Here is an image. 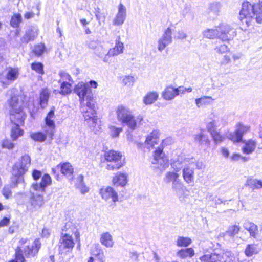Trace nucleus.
<instances>
[{
	"instance_id": "nucleus-15",
	"label": "nucleus",
	"mask_w": 262,
	"mask_h": 262,
	"mask_svg": "<svg viewBox=\"0 0 262 262\" xmlns=\"http://www.w3.org/2000/svg\"><path fill=\"white\" fill-rule=\"evenodd\" d=\"M189 162L188 158L184 155H179L177 159H174L171 163V168L176 171H180L184 165H187Z\"/></svg>"
},
{
	"instance_id": "nucleus-17",
	"label": "nucleus",
	"mask_w": 262,
	"mask_h": 262,
	"mask_svg": "<svg viewBox=\"0 0 262 262\" xmlns=\"http://www.w3.org/2000/svg\"><path fill=\"white\" fill-rule=\"evenodd\" d=\"M126 17V8L125 6L121 3L118 6V12L113 20V24L116 26L121 25L124 23Z\"/></svg>"
},
{
	"instance_id": "nucleus-12",
	"label": "nucleus",
	"mask_w": 262,
	"mask_h": 262,
	"mask_svg": "<svg viewBox=\"0 0 262 262\" xmlns=\"http://www.w3.org/2000/svg\"><path fill=\"white\" fill-rule=\"evenodd\" d=\"M54 117V111L51 110L48 113L45 119L47 126L45 127L44 130L51 139H52L54 135L55 129V123L53 120Z\"/></svg>"
},
{
	"instance_id": "nucleus-7",
	"label": "nucleus",
	"mask_w": 262,
	"mask_h": 262,
	"mask_svg": "<svg viewBox=\"0 0 262 262\" xmlns=\"http://www.w3.org/2000/svg\"><path fill=\"white\" fill-rule=\"evenodd\" d=\"M74 91L79 96L80 104L82 101L89 102L94 100L89 85L83 82L78 83L75 87Z\"/></svg>"
},
{
	"instance_id": "nucleus-63",
	"label": "nucleus",
	"mask_w": 262,
	"mask_h": 262,
	"mask_svg": "<svg viewBox=\"0 0 262 262\" xmlns=\"http://www.w3.org/2000/svg\"><path fill=\"white\" fill-rule=\"evenodd\" d=\"M99 45V41L98 40H92L88 43V47L89 48L96 50Z\"/></svg>"
},
{
	"instance_id": "nucleus-56",
	"label": "nucleus",
	"mask_w": 262,
	"mask_h": 262,
	"mask_svg": "<svg viewBox=\"0 0 262 262\" xmlns=\"http://www.w3.org/2000/svg\"><path fill=\"white\" fill-rule=\"evenodd\" d=\"M221 7L220 3L218 2H213L211 3L209 6V9L214 13L217 14Z\"/></svg>"
},
{
	"instance_id": "nucleus-34",
	"label": "nucleus",
	"mask_w": 262,
	"mask_h": 262,
	"mask_svg": "<svg viewBox=\"0 0 262 262\" xmlns=\"http://www.w3.org/2000/svg\"><path fill=\"white\" fill-rule=\"evenodd\" d=\"M217 254L220 255L219 260L221 262H236L234 255L229 251H224Z\"/></svg>"
},
{
	"instance_id": "nucleus-26",
	"label": "nucleus",
	"mask_w": 262,
	"mask_h": 262,
	"mask_svg": "<svg viewBox=\"0 0 262 262\" xmlns=\"http://www.w3.org/2000/svg\"><path fill=\"white\" fill-rule=\"evenodd\" d=\"M100 242L106 248H112L114 245L113 236L108 232H105L101 234Z\"/></svg>"
},
{
	"instance_id": "nucleus-32",
	"label": "nucleus",
	"mask_w": 262,
	"mask_h": 262,
	"mask_svg": "<svg viewBox=\"0 0 262 262\" xmlns=\"http://www.w3.org/2000/svg\"><path fill=\"white\" fill-rule=\"evenodd\" d=\"M177 96H178V93L176 91V88H174L172 86L166 87L162 93V96L163 98L166 100H172Z\"/></svg>"
},
{
	"instance_id": "nucleus-25",
	"label": "nucleus",
	"mask_w": 262,
	"mask_h": 262,
	"mask_svg": "<svg viewBox=\"0 0 262 262\" xmlns=\"http://www.w3.org/2000/svg\"><path fill=\"white\" fill-rule=\"evenodd\" d=\"M95 54L104 62L110 63L111 59H110L108 50L107 51L102 46H99L95 51Z\"/></svg>"
},
{
	"instance_id": "nucleus-52",
	"label": "nucleus",
	"mask_w": 262,
	"mask_h": 262,
	"mask_svg": "<svg viewBox=\"0 0 262 262\" xmlns=\"http://www.w3.org/2000/svg\"><path fill=\"white\" fill-rule=\"evenodd\" d=\"M1 145L3 148H6L9 150H12L14 147V144L11 140L7 139L2 140Z\"/></svg>"
},
{
	"instance_id": "nucleus-10",
	"label": "nucleus",
	"mask_w": 262,
	"mask_h": 262,
	"mask_svg": "<svg viewBox=\"0 0 262 262\" xmlns=\"http://www.w3.org/2000/svg\"><path fill=\"white\" fill-rule=\"evenodd\" d=\"M217 28L219 30V38L223 41H229L236 34L235 30L228 24H221Z\"/></svg>"
},
{
	"instance_id": "nucleus-57",
	"label": "nucleus",
	"mask_w": 262,
	"mask_h": 262,
	"mask_svg": "<svg viewBox=\"0 0 262 262\" xmlns=\"http://www.w3.org/2000/svg\"><path fill=\"white\" fill-rule=\"evenodd\" d=\"M45 49V45L40 43L35 46L33 51L35 55L40 56L43 53Z\"/></svg>"
},
{
	"instance_id": "nucleus-23",
	"label": "nucleus",
	"mask_w": 262,
	"mask_h": 262,
	"mask_svg": "<svg viewBox=\"0 0 262 262\" xmlns=\"http://www.w3.org/2000/svg\"><path fill=\"white\" fill-rule=\"evenodd\" d=\"M243 228L250 234L251 237L256 238L258 234V226L254 223L245 221L243 224Z\"/></svg>"
},
{
	"instance_id": "nucleus-42",
	"label": "nucleus",
	"mask_w": 262,
	"mask_h": 262,
	"mask_svg": "<svg viewBox=\"0 0 262 262\" xmlns=\"http://www.w3.org/2000/svg\"><path fill=\"white\" fill-rule=\"evenodd\" d=\"M246 184L253 189L262 188V181L256 179H248L247 180Z\"/></svg>"
},
{
	"instance_id": "nucleus-45",
	"label": "nucleus",
	"mask_w": 262,
	"mask_h": 262,
	"mask_svg": "<svg viewBox=\"0 0 262 262\" xmlns=\"http://www.w3.org/2000/svg\"><path fill=\"white\" fill-rule=\"evenodd\" d=\"M47 136H49V135H47L46 132L45 134L40 132L32 133L30 135L31 138L33 140L40 142L45 141Z\"/></svg>"
},
{
	"instance_id": "nucleus-28",
	"label": "nucleus",
	"mask_w": 262,
	"mask_h": 262,
	"mask_svg": "<svg viewBox=\"0 0 262 262\" xmlns=\"http://www.w3.org/2000/svg\"><path fill=\"white\" fill-rule=\"evenodd\" d=\"M257 142L255 140L249 139L246 141L244 145L242 147V150L245 154H251L256 149Z\"/></svg>"
},
{
	"instance_id": "nucleus-24",
	"label": "nucleus",
	"mask_w": 262,
	"mask_h": 262,
	"mask_svg": "<svg viewBox=\"0 0 262 262\" xmlns=\"http://www.w3.org/2000/svg\"><path fill=\"white\" fill-rule=\"evenodd\" d=\"M128 176L126 173L117 172L113 179V183L116 186H125L127 183Z\"/></svg>"
},
{
	"instance_id": "nucleus-35",
	"label": "nucleus",
	"mask_w": 262,
	"mask_h": 262,
	"mask_svg": "<svg viewBox=\"0 0 262 262\" xmlns=\"http://www.w3.org/2000/svg\"><path fill=\"white\" fill-rule=\"evenodd\" d=\"M31 205L35 209H38L43 204V196L40 194H33L31 198Z\"/></svg>"
},
{
	"instance_id": "nucleus-31",
	"label": "nucleus",
	"mask_w": 262,
	"mask_h": 262,
	"mask_svg": "<svg viewBox=\"0 0 262 262\" xmlns=\"http://www.w3.org/2000/svg\"><path fill=\"white\" fill-rule=\"evenodd\" d=\"M58 166H60L62 174L69 177L70 180L73 179V168L70 163L66 162L60 164Z\"/></svg>"
},
{
	"instance_id": "nucleus-44",
	"label": "nucleus",
	"mask_w": 262,
	"mask_h": 262,
	"mask_svg": "<svg viewBox=\"0 0 262 262\" xmlns=\"http://www.w3.org/2000/svg\"><path fill=\"white\" fill-rule=\"evenodd\" d=\"M258 252L257 245L255 244H248L245 250V255L248 257L252 256L253 254H257Z\"/></svg>"
},
{
	"instance_id": "nucleus-40",
	"label": "nucleus",
	"mask_w": 262,
	"mask_h": 262,
	"mask_svg": "<svg viewBox=\"0 0 262 262\" xmlns=\"http://www.w3.org/2000/svg\"><path fill=\"white\" fill-rule=\"evenodd\" d=\"M50 94L48 89H43L41 90L40 93V104L41 107L44 108L47 105Z\"/></svg>"
},
{
	"instance_id": "nucleus-3",
	"label": "nucleus",
	"mask_w": 262,
	"mask_h": 262,
	"mask_svg": "<svg viewBox=\"0 0 262 262\" xmlns=\"http://www.w3.org/2000/svg\"><path fill=\"white\" fill-rule=\"evenodd\" d=\"M31 158L28 155H25L21 157L20 162L15 164L12 169L13 177L11 182L14 187L17 184L23 183V174L28 170L30 165Z\"/></svg>"
},
{
	"instance_id": "nucleus-22",
	"label": "nucleus",
	"mask_w": 262,
	"mask_h": 262,
	"mask_svg": "<svg viewBox=\"0 0 262 262\" xmlns=\"http://www.w3.org/2000/svg\"><path fill=\"white\" fill-rule=\"evenodd\" d=\"M10 118L12 124H22L25 120V114L22 109L18 111H11Z\"/></svg>"
},
{
	"instance_id": "nucleus-51",
	"label": "nucleus",
	"mask_w": 262,
	"mask_h": 262,
	"mask_svg": "<svg viewBox=\"0 0 262 262\" xmlns=\"http://www.w3.org/2000/svg\"><path fill=\"white\" fill-rule=\"evenodd\" d=\"M191 243V239L187 237L179 236L177 240V245L179 247H187Z\"/></svg>"
},
{
	"instance_id": "nucleus-36",
	"label": "nucleus",
	"mask_w": 262,
	"mask_h": 262,
	"mask_svg": "<svg viewBox=\"0 0 262 262\" xmlns=\"http://www.w3.org/2000/svg\"><path fill=\"white\" fill-rule=\"evenodd\" d=\"M27 240L26 239H21L19 242V245L16 249L15 255L16 259L19 262H24L25 258L23 255V250L24 248L23 245L26 243Z\"/></svg>"
},
{
	"instance_id": "nucleus-41",
	"label": "nucleus",
	"mask_w": 262,
	"mask_h": 262,
	"mask_svg": "<svg viewBox=\"0 0 262 262\" xmlns=\"http://www.w3.org/2000/svg\"><path fill=\"white\" fill-rule=\"evenodd\" d=\"M219 30L217 27L214 29H207L203 32V35L204 37L209 39H213L216 37L219 38Z\"/></svg>"
},
{
	"instance_id": "nucleus-55",
	"label": "nucleus",
	"mask_w": 262,
	"mask_h": 262,
	"mask_svg": "<svg viewBox=\"0 0 262 262\" xmlns=\"http://www.w3.org/2000/svg\"><path fill=\"white\" fill-rule=\"evenodd\" d=\"M228 82L225 81L223 79H220L217 82L214 81L212 84V88L213 89H220L222 87L228 84Z\"/></svg>"
},
{
	"instance_id": "nucleus-30",
	"label": "nucleus",
	"mask_w": 262,
	"mask_h": 262,
	"mask_svg": "<svg viewBox=\"0 0 262 262\" xmlns=\"http://www.w3.org/2000/svg\"><path fill=\"white\" fill-rule=\"evenodd\" d=\"M91 253L94 258L97 259H104L103 251L99 244H94L91 249Z\"/></svg>"
},
{
	"instance_id": "nucleus-2",
	"label": "nucleus",
	"mask_w": 262,
	"mask_h": 262,
	"mask_svg": "<svg viewBox=\"0 0 262 262\" xmlns=\"http://www.w3.org/2000/svg\"><path fill=\"white\" fill-rule=\"evenodd\" d=\"M179 172L173 169L166 172L164 178V181L166 183H171L172 189L179 199L182 201L187 195L186 194L187 190L180 179V173Z\"/></svg>"
},
{
	"instance_id": "nucleus-8",
	"label": "nucleus",
	"mask_w": 262,
	"mask_h": 262,
	"mask_svg": "<svg viewBox=\"0 0 262 262\" xmlns=\"http://www.w3.org/2000/svg\"><path fill=\"white\" fill-rule=\"evenodd\" d=\"M75 243L71 235L68 233H61L59 241V249L61 254H66L71 252Z\"/></svg>"
},
{
	"instance_id": "nucleus-61",
	"label": "nucleus",
	"mask_w": 262,
	"mask_h": 262,
	"mask_svg": "<svg viewBox=\"0 0 262 262\" xmlns=\"http://www.w3.org/2000/svg\"><path fill=\"white\" fill-rule=\"evenodd\" d=\"M134 77L131 76H125L122 82L125 85H132L134 82Z\"/></svg>"
},
{
	"instance_id": "nucleus-47",
	"label": "nucleus",
	"mask_w": 262,
	"mask_h": 262,
	"mask_svg": "<svg viewBox=\"0 0 262 262\" xmlns=\"http://www.w3.org/2000/svg\"><path fill=\"white\" fill-rule=\"evenodd\" d=\"M72 85L67 81H63L61 83L60 93L65 95L70 94L72 91Z\"/></svg>"
},
{
	"instance_id": "nucleus-20",
	"label": "nucleus",
	"mask_w": 262,
	"mask_h": 262,
	"mask_svg": "<svg viewBox=\"0 0 262 262\" xmlns=\"http://www.w3.org/2000/svg\"><path fill=\"white\" fill-rule=\"evenodd\" d=\"M124 49V44L120 41V36H118L117 37V39L115 40V47L113 48H110L108 50L110 59H111L112 57L116 56L122 54L123 53Z\"/></svg>"
},
{
	"instance_id": "nucleus-1",
	"label": "nucleus",
	"mask_w": 262,
	"mask_h": 262,
	"mask_svg": "<svg viewBox=\"0 0 262 262\" xmlns=\"http://www.w3.org/2000/svg\"><path fill=\"white\" fill-rule=\"evenodd\" d=\"M80 111L87 124L91 130L97 133L100 129V126L98 123V117L97 116L95 101L89 102L82 101L80 104Z\"/></svg>"
},
{
	"instance_id": "nucleus-62",
	"label": "nucleus",
	"mask_w": 262,
	"mask_h": 262,
	"mask_svg": "<svg viewBox=\"0 0 262 262\" xmlns=\"http://www.w3.org/2000/svg\"><path fill=\"white\" fill-rule=\"evenodd\" d=\"M214 50L217 53L219 54H223L227 52L229 50V48L227 46L225 45H222L215 48Z\"/></svg>"
},
{
	"instance_id": "nucleus-16",
	"label": "nucleus",
	"mask_w": 262,
	"mask_h": 262,
	"mask_svg": "<svg viewBox=\"0 0 262 262\" xmlns=\"http://www.w3.org/2000/svg\"><path fill=\"white\" fill-rule=\"evenodd\" d=\"M52 183L51 177L48 174H45L41 178V182L39 183H33L32 188L38 191H44L45 188L50 185Z\"/></svg>"
},
{
	"instance_id": "nucleus-48",
	"label": "nucleus",
	"mask_w": 262,
	"mask_h": 262,
	"mask_svg": "<svg viewBox=\"0 0 262 262\" xmlns=\"http://www.w3.org/2000/svg\"><path fill=\"white\" fill-rule=\"evenodd\" d=\"M240 230V227L237 225H233L230 226L227 231L223 233V236L228 235L229 236L233 237L237 234Z\"/></svg>"
},
{
	"instance_id": "nucleus-60",
	"label": "nucleus",
	"mask_w": 262,
	"mask_h": 262,
	"mask_svg": "<svg viewBox=\"0 0 262 262\" xmlns=\"http://www.w3.org/2000/svg\"><path fill=\"white\" fill-rule=\"evenodd\" d=\"M59 75L60 76V79L59 80V82L60 83H61L63 81H67V80H68L69 82L72 81L71 76L69 74L66 73L64 71H61L59 73Z\"/></svg>"
},
{
	"instance_id": "nucleus-29",
	"label": "nucleus",
	"mask_w": 262,
	"mask_h": 262,
	"mask_svg": "<svg viewBox=\"0 0 262 262\" xmlns=\"http://www.w3.org/2000/svg\"><path fill=\"white\" fill-rule=\"evenodd\" d=\"M20 124H12L10 130V137L13 141H16L17 139L24 135V130L20 127Z\"/></svg>"
},
{
	"instance_id": "nucleus-39",
	"label": "nucleus",
	"mask_w": 262,
	"mask_h": 262,
	"mask_svg": "<svg viewBox=\"0 0 262 262\" xmlns=\"http://www.w3.org/2000/svg\"><path fill=\"white\" fill-rule=\"evenodd\" d=\"M159 95L156 92L147 93L143 98V102L146 105H150L154 103L158 98Z\"/></svg>"
},
{
	"instance_id": "nucleus-9",
	"label": "nucleus",
	"mask_w": 262,
	"mask_h": 262,
	"mask_svg": "<svg viewBox=\"0 0 262 262\" xmlns=\"http://www.w3.org/2000/svg\"><path fill=\"white\" fill-rule=\"evenodd\" d=\"M249 125L238 123L236 125L234 133L229 134V139L234 142L242 141L243 136L250 132Z\"/></svg>"
},
{
	"instance_id": "nucleus-54",
	"label": "nucleus",
	"mask_w": 262,
	"mask_h": 262,
	"mask_svg": "<svg viewBox=\"0 0 262 262\" xmlns=\"http://www.w3.org/2000/svg\"><path fill=\"white\" fill-rule=\"evenodd\" d=\"M109 128L110 129L111 136L113 138L118 137L120 133L122 131L121 127H116L114 126H110Z\"/></svg>"
},
{
	"instance_id": "nucleus-53",
	"label": "nucleus",
	"mask_w": 262,
	"mask_h": 262,
	"mask_svg": "<svg viewBox=\"0 0 262 262\" xmlns=\"http://www.w3.org/2000/svg\"><path fill=\"white\" fill-rule=\"evenodd\" d=\"M31 68L39 74L44 73L43 65L40 62H34L31 64Z\"/></svg>"
},
{
	"instance_id": "nucleus-49",
	"label": "nucleus",
	"mask_w": 262,
	"mask_h": 262,
	"mask_svg": "<svg viewBox=\"0 0 262 262\" xmlns=\"http://www.w3.org/2000/svg\"><path fill=\"white\" fill-rule=\"evenodd\" d=\"M22 21V17L20 13L14 14L11 18L10 25L14 28H18Z\"/></svg>"
},
{
	"instance_id": "nucleus-19",
	"label": "nucleus",
	"mask_w": 262,
	"mask_h": 262,
	"mask_svg": "<svg viewBox=\"0 0 262 262\" xmlns=\"http://www.w3.org/2000/svg\"><path fill=\"white\" fill-rule=\"evenodd\" d=\"M41 243L38 239H36L31 246L27 245L23 248L24 253L26 256H34L37 253L40 248Z\"/></svg>"
},
{
	"instance_id": "nucleus-4",
	"label": "nucleus",
	"mask_w": 262,
	"mask_h": 262,
	"mask_svg": "<svg viewBox=\"0 0 262 262\" xmlns=\"http://www.w3.org/2000/svg\"><path fill=\"white\" fill-rule=\"evenodd\" d=\"M117 119L123 125L133 130L137 126V121L132 111L126 106L119 105L116 111Z\"/></svg>"
},
{
	"instance_id": "nucleus-5",
	"label": "nucleus",
	"mask_w": 262,
	"mask_h": 262,
	"mask_svg": "<svg viewBox=\"0 0 262 262\" xmlns=\"http://www.w3.org/2000/svg\"><path fill=\"white\" fill-rule=\"evenodd\" d=\"M169 166V160L163 151L162 146L158 147L154 151L151 161V167L156 172H163Z\"/></svg>"
},
{
	"instance_id": "nucleus-59",
	"label": "nucleus",
	"mask_w": 262,
	"mask_h": 262,
	"mask_svg": "<svg viewBox=\"0 0 262 262\" xmlns=\"http://www.w3.org/2000/svg\"><path fill=\"white\" fill-rule=\"evenodd\" d=\"M3 195L6 198H9L12 195L11 187L9 185H6L2 190Z\"/></svg>"
},
{
	"instance_id": "nucleus-27",
	"label": "nucleus",
	"mask_w": 262,
	"mask_h": 262,
	"mask_svg": "<svg viewBox=\"0 0 262 262\" xmlns=\"http://www.w3.org/2000/svg\"><path fill=\"white\" fill-rule=\"evenodd\" d=\"M7 73L6 78L9 81L13 82L16 80L19 77V69L16 67H8L6 69Z\"/></svg>"
},
{
	"instance_id": "nucleus-11",
	"label": "nucleus",
	"mask_w": 262,
	"mask_h": 262,
	"mask_svg": "<svg viewBox=\"0 0 262 262\" xmlns=\"http://www.w3.org/2000/svg\"><path fill=\"white\" fill-rule=\"evenodd\" d=\"M195 168L192 163L185 165L182 169V176L184 182L191 186L193 185L195 181Z\"/></svg>"
},
{
	"instance_id": "nucleus-18",
	"label": "nucleus",
	"mask_w": 262,
	"mask_h": 262,
	"mask_svg": "<svg viewBox=\"0 0 262 262\" xmlns=\"http://www.w3.org/2000/svg\"><path fill=\"white\" fill-rule=\"evenodd\" d=\"M159 136L156 131L152 132L146 138L144 145L148 149L156 148L155 146L159 143Z\"/></svg>"
},
{
	"instance_id": "nucleus-38",
	"label": "nucleus",
	"mask_w": 262,
	"mask_h": 262,
	"mask_svg": "<svg viewBox=\"0 0 262 262\" xmlns=\"http://www.w3.org/2000/svg\"><path fill=\"white\" fill-rule=\"evenodd\" d=\"M213 100L214 99L211 96H204L195 99V101L197 107L200 108L204 105L210 104Z\"/></svg>"
},
{
	"instance_id": "nucleus-21",
	"label": "nucleus",
	"mask_w": 262,
	"mask_h": 262,
	"mask_svg": "<svg viewBox=\"0 0 262 262\" xmlns=\"http://www.w3.org/2000/svg\"><path fill=\"white\" fill-rule=\"evenodd\" d=\"M38 30L37 27L31 26L26 31L25 34L21 38L23 43H27L30 41L33 40L38 35Z\"/></svg>"
},
{
	"instance_id": "nucleus-33",
	"label": "nucleus",
	"mask_w": 262,
	"mask_h": 262,
	"mask_svg": "<svg viewBox=\"0 0 262 262\" xmlns=\"http://www.w3.org/2000/svg\"><path fill=\"white\" fill-rule=\"evenodd\" d=\"M8 102L9 104V112L11 113V111L13 110L14 111H18L21 108V103L19 102L18 98L17 96L14 95L12 96L10 100H8Z\"/></svg>"
},
{
	"instance_id": "nucleus-64",
	"label": "nucleus",
	"mask_w": 262,
	"mask_h": 262,
	"mask_svg": "<svg viewBox=\"0 0 262 262\" xmlns=\"http://www.w3.org/2000/svg\"><path fill=\"white\" fill-rule=\"evenodd\" d=\"M77 187L80 190L82 194H85L89 190V188L85 186L84 183L80 184V185H77Z\"/></svg>"
},
{
	"instance_id": "nucleus-37",
	"label": "nucleus",
	"mask_w": 262,
	"mask_h": 262,
	"mask_svg": "<svg viewBox=\"0 0 262 262\" xmlns=\"http://www.w3.org/2000/svg\"><path fill=\"white\" fill-rule=\"evenodd\" d=\"M220 255L216 253H207L201 256L200 260L201 262H221L219 260Z\"/></svg>"
},
{
	"instance_id": "nucleus-50",
	"label": "nucleus",
	"mask_w": 262,
	"mask_h": 262,
	"mask_svg": "<svg viewBox=\"0 0 262 262\" xmlns=\"http://www.w3.org/2000/svg\"><path fill=\"white\" fill-rule=\"evenodd\" d=\"M194 140L200 144H205L208 145L209 143V140L207 137L202 133H200L194 136Z\"/></svg>"
},
{
	"instance_id": "nucleus-13",
	"label": "nucleus",
	"mask_w": 262,
	"mask_h": 262,
	"mask_svg": "<svg viewBox=\"0 0 262 262\" xmlns=\"http://www.w3.org/2000/svg\"><path fill=\"white\" fill-rule=\"evenodd\" d=\"M172 31L168 28L164 32L163 36L158 40V49L162 52L167 46L172 42Z\"/></svg>"
},
{
	"instance_id": "nucleus-43",
	"label": "nucleus",
	"mask_w": 262,
	"mask_h": 262,
	"mask_svg": "<svg viewBox=\"0 0 262 262\" xmlns=\"http://www.w3.org/2000/svg\"><path fill=\"white\" fill-rule=\"evenodd\" d=\"M194 255V251L192 248L181 249L178 252V256L183 258L188 256L191 257Z\"/></svg>"
},
{
	"instance_id": "nucleus-58",
	"label": "nucleus",
	"mask_w": 262,
	"mask_h": 262,
	"mask_svg": "<svg viewBox=\"0 0 262 262\" xmlns=\"http://www.w3.org/2000/svg\"><path fill=\"white\" fill-rule=\"evenodd\" d=\"M214 141L216 143H221L224 140V137L220 134L217 131L210 133Z\"/></svg>"
},
{
	"instance_id": "nucleus-6",
	"label": "nucleus",
	"mask_w": 262,
	"mask_h": 262,
	"mask_svg": "<svg viewBox=\"0 0 262 262\" xmlns=\"http://www.w3.org/2000/svg\"><path fill=\"white\" fill-rule=\"evenodd\" d=\"M104 157L106 161L114 163L106 166V168L109 170L119 169L125 163L122 154L119 151L109 150L105 153Z\"/></svg>"
},
{
	"instance_id": "nucleus-14",
	"label": "nucleus",
	"mask_w": 262,
	"mask_h": 262,
	"mask_svg": "<svg viewBox=\"0 0 262 262\" xmlns=\"http://www.w3.org/2000/svg\"><path fill=\"white\" fill-rule=\"evenodd\" d=\"M100 194L102 198L105 200L112 199L114 202L118 201V194L111 187L107 186L101 188Z\"/></svg>"
},
{
	"instance_id": "nucleus-46",
	"label": "nucleus",
	"mask_w": 262,
	"mask_h": 262,
	"mask_svg": "<svg viewBox=\"0 0 262 262\" xmlns=\"http://www.w3.org/2000/svg\"><path fill=\"white\" fill-rule=\"evenodd\" d=\"M220 120L219 119L213 120L208 122L207 125V129L208 131L211 133L216 132L217 128L221 126L220 123Z\"/></svg>"
}]
</instances>
